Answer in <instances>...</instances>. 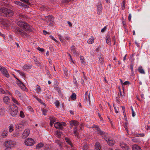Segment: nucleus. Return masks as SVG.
<instances>
[{
    "instance_id": "obj_54",
    "label": "nucleus",
    "mask_w": 150,
    "mask_h": 150,
    "mask_svg": "<svg viewBox=\"0 0 150 150\" xmlns=\"http://www.w3.org/2000/svg\"><path fill=\"white\" fill-rule=\"evenodd\" d=\"M107 28V26H105L102 29H101V32H104L105 31V30Z\"/></svg>"
},
{
    "instance_id": "obj_62",
    "label": "nucleus",
    "mask_w": 150,
    "mask_h": 150,
    "mask_svg": "<svg viewBox=\"0 0 150 150\" xmlns=\"http://www.w3.org/2000/svg\"><path fill=\"white\" fill-rule=\"evenodd\" d=\"M28 5L27 4H23L22 6L25 8H28L29 7Z\"/></svg>"
},
{
    "instance_id": "obj_38",
    "label": "nucleus",
    "mask_w": 150,
    "mask_h": 150,
    "mask_svg": "<svg viewBox=\"0 0 150 150\" xmlns=\"http://www.w3.org/2000/svg\"><path fill=\"white\" fill-rule=\"evenodd\" d=\"M16 128H18V129L22 127H23V124H20L19 125H16Z\"/></svg>"
},
{
    "instance_id": "obj_3",
    "label": "nucleus",
    "mask_w": 150,
    "mask_h": 150,
    "mask_svg": "<svg viewBox=\"0 0 150 150\" xmlns=\"http://www.w3.org/2000/svg\"><path fill=\"white\" fill-rule=\"evenodd\" d=\"M14 32L16 34L21 35L24 38L30 37V36L24 31L22 29L19 27H16L14 28Z\"/></svg>"
},
{
    "instance_id": "obj_33",
    "label": "nucleus",
    "mask_w": 150,
    "mask_h": 150,
    "mask_svg": "<svg viewBox=\"0 0 150 150\" xmlns=\"http://www.w3.org/2000/svg\"><path fill=\"white\" fill-rule=\"evenodd\" d=\"M55 143L57 144L58 145L61 147H62V146H61L62 145V142L60 140H56L55 141Z\"/></svg>"
},
{
    "instance_id": "obj_8",
    "label": "nucleus",
    "mask_w": 150,
    "mask_h": 150,
    "mask_svg": "<svg viewBox=\"0 0 150 150\" xmlns=\"http://www.w3.org/2000/svg\"><path fill=\"white\" fill-rule=\"evenodd\" d=\"M13 142L12 141H6L4 145L6 147L11 148L13 146Z\"/></svg>"
},
{
    "instance_id": "obj_36",
    "label": "nucleus",
    "mask_w": 150,
    "mask_h": 150,
    "mask_svg": "<svg viewBox=\"0 0 150 150\" xmlns=\"http://www.w3.org/2000/svg\"><path fill=\"white\" fill-rule=\"evenodd\" d=\"M13 130V125H11L9 127V132H12Z\"/></svg>"
},
{
    "instance_id": "obj_50",
    "label": "nucleus",
    "mask_w": 150,
    "mask_h": 150,
    "mask_svg": "<svg viewBox=\"0 0 150 150\" xmlns=\"http://www.w3.org/2000/svg\"><path fill=\"white\" fill-rule=\"evenodd\" d=\"M95 128H96L98 132L100 129L99 128V126L98 125H95Z\"/></svg>"
},
{
    "instance_id": "obj_43",
    "label": "nucleus",
    "mask_w": 150,
    "mask_h": 150,
    "mask_svg": "<svg viewBox=\"0 0 150 150\" xmlns=\"http://www.w3.org/2000/svg\"><path fill=\"white\" fill-rule=\"evenodd\" d=\"M35 64L38 67H40L41 66L40 63L38 61H36L35 62Z\"/></svg>"
},
{
    "instance_id": "obj_22",
    "label": "nucleus",
    "mask_w": 150,
    "mask_h": 150,
    "mask_svg": "<svg viewBox=\"0 0 150 150\" xmlns=\"http://www.w3.org/2000/svg\"><path fill=\"white\" fill-rule=\"evenodd\" d=\"M94 38L93 37H92L91 38L89 39L88 41L87 42L88 44H91L93 43L94 42Z\"/></svg>"
},
{
    "instance_id": "obj_51",
    "label": "nucleus",
    "mask_w": 150,
    "mask_h": 150,
    "mask_svg": "<svg viewBox=\"0 0 150 150\" xmlns=\"http://www.w3.org/2000/svg\"><path fill=\"white\" fill-rule=\"evenodd\" d=\"M55 104L57 107H58L59 106V103L58 100H56L55 103Z\"/></svg>"
},
{
    "instance_id": "obj_56",
    "label": "nucleus",
    "mask_w": 150,
    "mask_h": 150,
    "mask_svg": "<svg viewBox=\"0 0 150 150\" xmlns=\"http://www.w3.org/2000/svg\"><path fill=\"white\" fill-rule=\"evenodd\" d=\"M64 73L65 75L67 76V71H68L67 69L66 68H65L64 69Z\"/></svg>"
},
{
    "instance_id": "obj_53",
    "label": "nucleus",
    "mask_w": 150,
    "mask_h": 150,
    "mask_svg": "<svg viewBox=\"0 0 150 150\" xmlns=\"http://www.w3.org/2000/svg\"><path fill=\"white\" fill-rule=\"evenodd\" d=\"M28 109L29 110H30V111L31 112H33L34 111H33V109L30 106H29L28 107Z\"/></svg>"
},
{
    "instance_id": "obj_48",
    "label": "nucleus",
    "mask_w": 150,
    "mask_h": 150,
    "mask_svg": "<svg viewBox=\"0 0 150 150\" xmlns=\"http://www.w3.org/2000/svg\"><path fill=\"white\" fill-rule=\"evenodd\" d=\"M19 134V133L18 132L13 133V137H17L18 136Z\"/></svg>"
},
{
    "instance_id": "obj_17",
    "label": "nucleus",
    "mask_w": 150,
    "mask_h": 150,
    "mask_svg": "<svg viewBox=\"0 0 150 150\" xmlns=\"http://www.w3.org/2000/svg\"><path fill=\"white\" fill-rule=\"evenodd\" d=\"M132 149L133 150H142L141 147L136 144H134L132 146Z\"/></svg>"
},
{
    "instance_id": "obj_11",
    "label": "nucleus",
    "mask_w": 150,
    "mask_h": 150,
    "mask_svg": "<svg viewBox=\"0 0 150 150\" xmlns=\"http://www.w3.org/2000/svg\"><path fill=\"white\" fill-rule=\"evenodd\" d=\"M54 127L56 129H59L62 130L63 129V127H62L61 123L57 122H55L54 125Z\"/></svg>"
},
{
    "instance_id": "obj_57",
    "label": "nucleus",
    "mask_w": 150,
    "mask_h": 150,
    "mask_svg": "<svg viewBox=\"0 0 150 150\" xmlns=\"http://www.w3.org/2000/svg\"><path fill=\"white\" fill-rule=\"evenodd\" d=\"M5 112L4 109L3 108H0V112Z\"/></svg>"
},
{
    "instance_id": "obj_29",
    "label": "nucleus",
    "mask_w": 150,
    "mask_h": 150,
    "mask_svg": "<svg viewBox=\"0 0 150 150\" xmlns=\"http://www.w3.org/2000/svg\"><path fill=\"white\" fill-rule=\"evenodd\" d=\"M17 72H18L20 75L23 76L24 77H25V73L23 72H21L20 70H16Z\"/></svg>"
},
{
    "instance_id": "obj_18",
    "label": "nucleus",
    "mask_w": 150,
    "mask_h": 150,
    "mask_svg": "<svg viewBox=\"0 0 150 150\" xmlns=\"http://www.w3.org/2000/svg\"><path fill=\"white\" fill-rule=\"evenodd\" d=\"M44 146V144L43 143H38L36 146V149H40Z\"/></svg>"
},
{
    "instance_id": "obj_25",
    "label": "nucleus",
    "mask_w": 150,
    "mask_h": 150,
    "mask_svg": "<svg viewBox=\"0 0 150 150\" xmlns=\"http://www.w3.org/2000/svg\"><path fill=\"white\" fill-rule=\"evenodd\" d=\"M34 98L35 99H37L43 105H44L45 104V103H44L42 102V101L41 100V99L38 98L37 96H35Z\"/></svg>"
},
{
    "instance_id": "obj_15",
    "label": "nucleus",
    "mask_w": 150,
    "mask_h": 150,
    "mask_svg": "<svg viewBox=\"0 0 150 150\" xmlns=\"http://www.w3.org/2000/svg\"><path fill=\"white\" fill-rule=\"evenodd\" d=\"M97 13L99 15L100 13L102 12V6L101 4H100L99 5H97Z\"/></svg>"
},
{
    "instance_id": "obj_23",
    "label": "nucleus",
    "mask_w": 150,
    "mask_h": 150,
    "mask_svg": "<svg viewBox=\"0 0 150 150\" xmlns=\"http://www.w3.org/2000/svg\"><path fill=\"white\" fill-rule=\"evenodd\" d=\"M17 15L20 17L23 18L24 19L27 18V16L25 15H23L21 13H18L17 14Z\"/></svg>"
},
{
    "instance_id": "obj_49",
    "label": "nucleus",
    "mask_w": 150,
    "mask_h": 150,
    "mask_svg": "<svg viewBox=\"0 0 150 150\" xmlns=\"http://www.w3.org/2000/svg\"><path fill=\"white\" fill-rule=\"evenodd\" d=\"M49 37L51 38L55 41L56 42H57L58 41L54 38L52 35H50Z\"/></svg>"
},
{
    "instance_id": "obj_32",
    "label": "nucleus",
    "mask_w": 150,
    "mask_h": 150,
    "mask_svg": "<svg viewBox=\"0 0 150 150\" xmlns=\"http://www.w3.org/2000/svg\"><path fill=\"white\" fill-rule=\"evenodd\" d=\"M37 86H38V87L36 89V91L38 93H39L41 91V88L38 85H37Z\"/></svg>"
},
{
    "instance_id": "obj_47",
    "label": "nucleus",
    "mask_w": 150,
    "mask_h": 150,
    "mask_svg": "<svg viewBox=\"0 0 150 150\" xmlns=\"http://www.w3.org/2000/svg\"><path fill=\"white\" fill-rule=\"evenodd\" d=\"M61 133H60V131H57V135L58 136V137L59 138L60 137L61 135Z\"/></svg>"
},
{
    "instance_id": "obj_9",
    "label": "nucleus",
    "mask_w": 150,
    "mask_h": 150,
    "mask_svg": "<svg viewBox=\"0 0 150 150\" xmlns=\"http://www.w3.org/2000/svg\"><path fill=\"white\" fill-rule=\"evenodd\" d=\"M30 134V130L28 129H26L25 130L23 133L22 137L23 138L25 139Z\"/></svg>"
},
{
    "instance_id": "obj_16",
    "label": "nucleus",
    "mask_w": 150,
    "mask_h": 150,
    "mask_svg": "<svg viewBox=\"0 0 150 150\" xmlns=\"http://www.w3.org/2000/svg\"><path fill=\"white\" fill-rule=\"evenodd\" d=\"M95 148L96 150H101V147L100 144L98 142H96L95 145Z\"/></svg>"
},
{
    "instance_id": "obj_58",
    "label": "nucleus",
    "mask_w": 150,
    "mask_h": 150,
    "mask_svg": "<svg viewBox=\"0 0 150 150\" xmlns=\"http://www.w3.org/2000/svg\"><path fill=\"white\" fill-rule=\"evenodd\" d=\"M17 4H18L20 5L21 6H23V3L21 2H20V1H18L17 2Z\"/></svg>"
},
{
    "instance_id": "obj_21",
    "label": "nucleus",
    "mask_w": 150,
    "mask_h": 150,
    "mask_svg": "<svg viewBox=\"0 0 150 150\" xmlns=\"http://www.w3.org/2000/svg\"><path fill=\"white\" fill-rule=\"evenodd\" d=\"M106 42L109 45L111 44V39L109 36H108L106 37Z\"/></svg>"
},
{
    "instance_id": "obj_34",
    "label": "nucleus",
    "mask_w": 150,
    "mask_h": 150,
    "mask_svg": "<svg viewBox=\"0 0 150 150\" xmlns=\"http://www.w3.org/2000/svg\"><path fill=\"white\" fill-rule=\"evenodd\" d=\"M20 1H21L25 3L26 4L28 5L29 6L31 5V4L30 3V2H28V1H27V0H20Z\"/></svg>"
},
{
    "instance_id": "obj_41",
    "label": "nucleus",
    "mask_w": 150,
    "mask_h": 150,
    "mask_svg": "<svg viewBox=\"0 0 150 150\" xmlns=\"http://www.w3.org/2000/svg\"><path fill=\"white\" fill-rule=\"evenodd\" d=\"M125 2L123 1L122 3V10H124L125 9Z\"/></svg>"
},
{
    "instance_id": "obj_46",
    "label": "nucleus",
    "mask_w": 150,
    "mask_h": 150,
    "mask_svg": "<svg viewBox=\"0 0 150 150\" xmlns=\"http://www.w3.org/2000/svg\"><path fill=\"white\" fill-rule=\"evenodd\" d=\"M100 57H99V59L100 62V63H102L103 62V58L101 56H100Z\"/></svg>"
},
{
    "instance_id": "obj_5",
    "label": "nucleus",
    "mask_w": 150,
    "mask_h": 150,
    "mask_svg": "<svg viewBox=\"0 0 150 150\" xmlns=\"http://www.w3.org/2000/svg\"><path fill=\"white\" fill-rule=\"evenodd\" d=\"M0 23L3 26L5 27L8 26L10 25L8 21L2 19H0Z\"/></svg>"
},
{
    "instance_id": "obj_28",
    "label": "nucleus",
    "mask_w": 150,
    "mask_h": 150,
    "mask_svg": "<svg viewBox=\"0 0 150 150\" xmlns=\"http://www.w3.org/2000/svg\"><path fill=\"white\" fill-rule=\"evenodd\" d=\"M45 150H51V149L48 145L46 144L44 146Z\"/></svg>"
},
{
    "instance_id": "obj_44",
    "label": "nucleus",
    "mask_w": 150,
    "mask_h": 150,
    "mask_svg": "<svg viewBox=\"0 0 150 150\" xmlns=\"http://www.w3.org/2000/svg\"><path fill=\"white\" fill-rule=\"evenodd\" d=\"M12 100L13 101V102L15 103L18 104V101L17 100H16V99L15 98H14L13 97H12Z\"/></svg>"
},
{
    "instance_id": "obj_2",
    "label": "nucleus",
    "mask_w": 150,
    "mask_h": 150,
    "mask_svg": "<svg viewBox=\"0 0 150 150\" xmlns=\"http://www.w3.org/2000/svg\"><path fill=\"white\" fill-rule=\"evenodd\" d=\"M1 11L2 12V15L5 17H11L14 14L13 11L6 8L1 9Z\"/></svg>"
},
{
    "instance_id": "obj_63",
    "label": "nucleus",
    "mask_w": 150,
    "mask_h": 150,
    "mask_svg": "<svg viewBox=\"0 0 150 150\" xmlns=\"http://www.w3.org/2000/svg\"><path fill=\"white\" fill-rule=\"evenodd\" d=\"M10 115L12 117H14L17 115V113H10Z\"/></svg>"
},
{
    "instance_id": "obj_61",
    "label": "nucleus",
    "mask_w": 150,
    "mask_h": 150,
    "mask_svg": "<svg viewBox=\"0 0 150 150\" xmlns=\"http://www.w3.org/2000/svg\"><path fill=\"white\" fill-rule=\"evenodd\" d=\"M61 125L62 127H63L62 126H65L66 125V124L65 122H62L61 123Z\"/></svg>"
},
{
    "instance_id": "obj_4",
    "label": "nucleus",
    "mask_w": 150,
    "mask_h": 150,
    "mask_svg": "<svg viewBox=\"0 0 150 150\" xmlns=\"http://www.w3.org/2000/svg\"><path fill=\"white\" fill-rule=\"evenodd\" d=\"M24 143L27 146H31L34 144L35 142L32 139L28 138L25 139Z\"/></svg>"
},
{
    "instance_id": "obj_20",
    "label": "nucleus",
    "mask_w": 150,
    "mask_h": 150,
    "mask_svg": "<svg viewBox=\"0 0 150 150\" xmlns=\"http://www.w3.org/2000/svg\"><path fill=\"white\" fill-rule=\"evenodd\" d=\"M3 100L4 102L6 104H8L9 101V97L8 96H5L3 98Z\"/></svg>"
},
{
    "instance_id": "obj_35",
    "label": "nucleus",
    "mask_w": 150,
    "mask_h": 150,
    "mask_svg": "<svg viewBox=\"0 0 150 150\" xmlns=\"http://www.w3.org/2000/svg\"><path fill=\"white\" fill-rule=\"evenodd\" d=\"M98 132H99V134L101 136H102L103 135H105L106 134L105 132L102 131L101 129H100Z\"/></svg>"
},
{
    "instance_id": "obj_27",
    "label": "nucleus",
    "mask_w": 150,
    "mask_h": 150,
    "mask_svg": "<svg viewBox=\"0 0 150 150\" xmlns=\"http://www.w3.org/2000/svg\"><path fill=\"white\" fill-rule=\"evenodd\" d=\"M76 94L75 93H73L71 97L72 100H74L76 99Z\"/></svg>"
},
{
    "instance_id": "obj_7",
    "label": "nucleus",
    "mask_w": 150,
    "mask_h": 150,
    "mask_svg": "<svg viewBox=\"0 0 150 150\" xmlns=\"http://www.w3.org/2000/svg\"><path fill=\"white\" fill-rule=\"evenodd\" d=\"M88 91H87L86 92L85 95V99L86 100V101H87L90 103V97L91 98H93V96L92 94L90 93H89L88 94Z\"/></svg>"
},
{
    "instance_id": "obj_55",
    "label": "nucleus",
    "mask_w": 150,
    "mask_h": 150,
    "mask_svg": "<svg viewBox=\"0 0 150 150\" xmlns=\"http://www.w3.org/2000/svg\"><path fill=\"white\" fill-rule=\"evenodd\" d=\"M13 107L14 108V109H15V110H13L12 111L13 112H18L17 107L16 106H13Z\"/></svg>"
},
{
    "instance_id": "obj_19",
    "label": "nucleus",
    "mask_w": 150,
    "mask_h": 150,
    "mask_svg": "<svg viewBox=\"0 0 150 150\" xmlns=\"http://www.w3.org/2000/svg\"><path fill=\"white\" fill-rule=\"evenodd\" d=\"M65 140L66 142L69 145L71 146V147H73V145L72 144L71 141H70V139L68 138L65 137Z\"/></svg>"
},
{
    "instance_id": "obj_60",
    "label": "nucleus",
    "mask_w": 150,
    "mask_h": 150,
    "mask_svg": "<svg viewBox=\"0 0 150 150\" xmlns=\"http://www.w3.org/2000/svg\"><path fill=\"white\" fill-rule=\"evenodd\" d=\"M58 36H59V40H60V41H62V42L63 40L62 39V36L60 35H59Z\"/></svg>"
},
{
    "instance_id": "obj_24",
    "label": "nucleus",
    "mask_w": 150,
    "mask_h": 150,
    "mask_svg": "<svg viewBox=\"0 0 150 150\" xmlns=\"http://www.w3.org/2000/svg\"><path fill=\"white\" fill-rule=\"evenodd\" d=\"M32 66V65L30 66H28L27 65V64H25L23 67V70H24L25 69H30L31 68Z\"/></svg>"
},
{
    "instance_id": "obj_64",
    "label": "nucleus",
    "mask_w": 150,
    "mask_h": 150,
    "mask_svg": "<svg viewBox=\"0 0 150 150\" xmlns=\"http://www.w3.org/2000/svg\"><path fill=\"white\" fill-rule=\"evenodd\" d=\"M43 34L45 35H46V34H49V32H47V31H46L45 30H43Z\"/></svg>"
},
{
    "instance_id": "obj_42",
    "label": "nucleus",
    "mask_w": 150,
    "mask_h": 150,
    "mask_svg": "<svg viewBox=\"0 0 150 150\" xmlns=\"http://www.w3.org/2000/svg\"><path fill=\"white\" fill-rule=\"evenodd\" d=\"M132 141L134 142H138V140L135 137L133 138L132 139Z\"/></svg>"
},
{
    "instance_id": "obj_31",
    "label": "nucleus",
    "mask_w": 150,
    "mask_h": 150,
    "mask_svg": "<svg viewBox=\"0 0 150 150\" xmlns=\"http://www.w3.org/2000/svg\"><path fill=\"white\" fill-rule=\"evenodd\" d=\"M15 93L17 94L19 97H21V93L18 90H16L15 91Z\"/></svg>"
},
{
    "instance_id": "obj_1",
    "label": "nucleus",
    "mask_w": 150,
    "mask_h": 150,
    "mask_svg": "<svg viewBox=\"0 0 150 150\" xmlns=\"http://www.w3.org/2000/svg\"><path fill=\"white\" fill-rule=\"evenodd\" d=\"M17 24L19 26L22 27L23 29L28 32H31L33 31V28L30 26L27 23L23 21H19L17 22Z\"/></svg>"
},
{
    "instance_id": "obj_45",
    "label": "nucleus",
    "mask_w": 150,
    "mask_h": 150,
    "mask_svg": "<svg viewBox=\"0 0 150 150\" xmlns=\"http://www.w3.org/2000/svg\"><path fill=\"white\" fill-rule=\"evenodd\" d=\"M37 49L39 51L42 52H43L44 51V50L43 48H41L39 47H38L37 48Z\"/></svg>"
},
{
    "instance_id": "obj_13",
    "label": "nucleus",
    "mask_w": 150,
    "mask_h": 150,
    "mask_svg": "<svg viewBox=\"0 0 150 150\" xmlns=\"http://www.w3.org/2000/svg\"><path fill=\"white\" fill-rule=\"evenodd\" d=\"M120 146L123 149L125 150H128L129 148L127 144L123 142L120 143Z\"/></svg>"
},
{
    "instance_id": "obj_37",
    "label": "nucleus",
    "mask_w": 150,
    "mask_h": 150,
    "mask_svg": "<svg viewBox=\"0 0 150 150\" xmlns=\"http://www.w3.org/2000/svg\"><path fill=\"white\" fill-rule=\"evenodd\" d=\"M6 132H3L2 135V136H3V137H6L8 133V131H6Z\"/></svg>"
},
{
    "instance_id": "obj_59",
    "label": "nucleus",
    "mask_w": 150,
    "mask_h": 150,
    "mask_svg": "<svg viewBox=\"0 0 150 150\" xmlns=\"http://www.w3.org/2000/svg\"><path fill=\"white\" fill-rule=\"evenodd\" d=\"M20 116L22 118L24 117H25L24 113H20Z\"/></svg>"
},
{
    "instance_id": "obj_40",
    "label": "nucleus",
    "mask_w": 150,
    "mask_h": 150,
    "mask_svg": "<svg viewBox=\"0 0 150 150\" xmlns=\"http://www.w3.org/2000/svg\"><path fill=\"white\" fill-rule=\"evenodd\" d=\"M80 59L81 62L82 63H83L84 62L85 63V62H84V59L83 56H80Z\"/></svg>"
},
{
    "instance_id": "obj_39",
    "label": "nucleus",
    "mask_w": 150,
    "mask_h": 150,
    "mask_svg": "<svg viewBox=\"0 0 150 150\" xmlns=\"http://www.w3.org/2000/svg\"><path fill=\"white\" fill-rule=\"evenodd\" d=\"M83 146L84 150H87L88 148V146L87 144L83 145Z\"/></svg>"
},
{
    "instance_id": "obj_6",
    "label": "nucleus",
    "mask_w": 150,
    "mask_h": 150,
    "mask_svg": "<svg viewBox=\"0 0 150 150\" xmlns=\"http://www.w3.org/2000/svg\"><path fill=\"white\" fill-rule=\"evenodd\" d=\"M16 79L18 81H16V83L21 87L22 89L25 90L26 88V87L25 85L18 78H16Z\"/></svg>"
},
{
    "instance_id": "obj_26",
    "label": "nucleus",
    "mask_w": 150,
    "mask_h": 150,
    "mask_svg": "<svg viewBox=\"0 0 150 150\" xmlns=\"http://www.w3.org/2000/svg\"><path fill=\"white\" fill-rule=\"evenodd\" d=\"M139 71L141 74H144L145 72L143 69H142V67H139L138 69Z\"/></svg>"
},
{
    "instance_id": "obj_12",
    "label": "nucleus",
    "mask_w": 150,
    "mask_h": 150,
    "mask_svg": "<svg viewBox=\"0 0 150 150\" xmlns=\"http://www.w3.org/2000/svg\"><path fill=\"white\" fill-rule=\"evenodd\" d=\"M107 142L108 144L110 146H112L114 144L115 141L111 138H108Z\"/></svg>"
},
{
    "instance_id": "obj_14",
    "label": "nucleus",
    "mask_w": 150,
    "mask_h": 150,
    "mask_svg": "<svg viewBox=\"0 0 150 150\" xmlns=\"http://www.w3.org/2000/svg\"><path fill=\"white\" fill-rule=\"evenodd\" d=\"M69 124L70 126L72 127L73 126H76L78 125L79 124V122L76 120H72L70 121Z\"/></svg>"
},
{
    "instance_id": "obj_52",
    "label": "nucleus",
    "mask_w": 150,
    "mask_h": 150,
    "mask_svg": "<svg viewBox=\"0 0 150 150\" xmlns=\"http://www.w3.org/2000/svg\"><path fill=\"white\" fill-rule=\"evenodd\" d=\"M130 84V83L129 81H126L123 83V85H126L129 84Z\"/></svg>"
},
{
    "instance_id": "obj_10",
    "label": "nucleus",
    "mask_w": 150,
    "mask_h": 150,
    "mask_svg": "<svg viewBox=\"0 0 150 150\" xmlns=\"http://www.w3.org/2000/svg\"><path fill=\"white\" fill-rule=\"evenodd\" d=\"M1 72L3 75L6 77L8 78L9 77V74H8V72L7 70L4 67H2V69Z\"/></svg>"
},
{
    "instance_id": "obj_30",
    "label": "nucleus",
    "mask_w": 150,
    "mask_h": 150,
    "mask_svg": "<svg viewBox=\"0 0 150 150\" xmlns=\"http://www.w3.org/2000/svg\"><path fill=\"white\" fill-rule=\"evenodd\" d=\"M49 119L51 121L53 122H55L56 120V118L53 116H50L49 117Z\"/></svg>"
}]
</instances>
